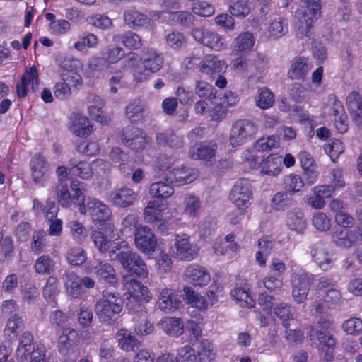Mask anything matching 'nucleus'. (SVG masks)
<instances>
[{"label": "nucleus", "mask_w": 362, "mask_h": 362, "mask_svg": "<svg viewBox=\"0 0 362 362\" xmlns=\"http://www.w3.org/2000/svg\"><path fill=\"white\" fill-rule=\"evenodd\" d=\"M71 189L74 204L79 207L80 213L85 214L89 211L93 223L98 224L100 226H103L106 224L105 232L108 233L109 235L114 233V225L110 222L112 217V211L108 206L91 197H88L86 202V197L83 192L84 188L80 187L79 182L76 184L75 182H73Z\"/></svg>", "instance_id": "nucleus-1"}, {"label": "nucleus", "mask_w": 362, "mask_h": 362, "mask_svg": "<svg viewBox=\"0 0 362 362\" xmlns=\"http://www.w3.org/2000/svg\"><path fill=\"white\" fill-rule=\"evenodd\" d=\"M126 286L129 291V296L127 297V309L136 315L134 317V319L136 317H146L147 309L142 304L141 298L146 297L148 288L134 279L128 281Z\"/></svg>", "instance_id": "nucleus-2"}, {"label": "nucleus", "mask_w": 362, "mask_h": 362, "mask_svg": "<svg viewBox=\"0 0 362 362\" xmlns=\"http://www.w3.org/2000/svg\"><path fill=\"white\" fill-rule=\"evenodd\" d=\"M118 257V263L131 276L142 279L148 277L147 265L137 252L131 250L129 252L119 253Z\"/></svg>", "instance_id": "nucleus-3"}, {"label": "nucleus", "mask_w": 362, "mask_h": 362, "mask_svg": "<svg viewBox=\"0 0 362 362\" xmlns=\"http://www.w3.org/2000/svg\"><path fill=\"white\" fill-rule=\"evenodd\" d=\"M258 130L257 126L249 119H238L230 129L229 142L234 147L239 146L252 139Z\"/></svg>", "instance_id": "nucleus-4"}, {"label": "nucleus", "mask_w": 362, "mask_h": 362, "mask_svg": "<svg viewBox=\"0 0 362 362\" xmlns=\"http://www.w3.org/2000/svg\"><path fill=\"white\" fill-rule=\"evenodd\" d=\"M191 34L198 43L211 50L219 52L227 47L224 37L209 29L202 27L194 28L192 30Z\"/></svg>", "instance_id": "nucleus-5"}, {"label": "nucleus", "mask_w": 362, "mask_h": 362, "mask_svg": "<svg viewBox=\"0 0 362 362\" xmlns=\"http://www.w3.org/2000/svg\"><path fill=\"white\" fill-rule=\"evenodd\" d=\"M310 255L313 262L324 272L329 270L335 261L334 254L322 241H317L311 245Z\"/></svg>", "instance_id": "nucleus-6"}, {"label": "nucleus", "mask_w": 362, "mask_h": 362, "mask_svg": "<svg viewBox=\"0 0 362 362\" xmlns=\"http://www.w3.org/2000/svg\"><path fill=\"white\" fill-rule=\"evenodd\" d=\"M134 244L142 253L151 255L157 247L158 241L151 229L146 226H140L134 232Z\"/></svg>", "instance_id": "nucleus-7"}, {"label": "nucleus", "mask_w": 362, "mask_h": 362, "mask_svg": "<svg viewBox=\"0 0 362 362\" xmlns=\"http://www.w3.org/2000/svg\"><path fill=\"white\" fill-rule=\"evenodd\" d=\"M252 196L249 181L247 179H240L233 186L229 195V199L239 209H243L250 204Z\"/></svg>", "instance_id": "nucleus-8"}, {"label": "nucleus", "mask_w": 362, "mask_h": 362, "mask_svg": "<svg viewBox=\"0 0 362 362\" xmlns=\"http://www.w3.org/2000/svg\"><path fill=\"white\" fill-rule=\"evenodd\" d=\"M79 341L80 336L74 329L71 327L64 328L58 339V351L63 356H69L75 351Z\"/></svg>", "instance_id": "nucleus-9"}, {"label": "nucleus", "mask_w": 362, "mask_h": 362, "mask_svg": "<svg viewBox=\"0 0 362 362\" xmlns=\"http://www.w3.org/2000/svg\"><path fill=\"white\" fill-rule=\"evenodd\" d=\"M217 144L214 141H204L194 144L190 148L189 153L193 160H203L206 163L212 162L214 160Z\"/></svg>", "instance_id": "nucleus-10"}, {"label": "nucleus", "mask_w": 362, "mask_h": 362, "mask_svg": "<svg viewBox=\"0 0 362 362\" xmlns=\"http://www.w3.org/2000/svg\"><path fill=\"white\" fill-rule=\"evenodd\" d=\"M138 198V193L129 187H122L110 192L108 200L113 205L127 208L132 206Z\"/></svg>", "instance_id": "nucleus-11"}, {"label": "nucleus", "mask_w": 362, "mask_h": 362, "mask_svg": "<svg viewBox=\"0 0 362 362\" xmlns=\"http://www.w3.org/2000/svg\"><path fill=\"white\" fill-rule=\"evenodd\" d=\"M176 257L184 261H191L197 255V249L189 241L187 234L177 235L175 238Z\"/></svg>", "instance_id": "nucleus-12"}, {"label": "nucleus", "mask_w": 362, "mask_h": 362, "mask_svg": "<svg viewBox=\"0 0 362 362\" xmlns=\"http://www.w3.org/2000/svg\"><path fill=\"white\" fill-rule=\"evenodd\" d=\"M332 240L338 247H350L356 242L362 240V228H358L351 231L347 229L336 231L332 235Z\"/></svg>", "instance_id": "nucleus-13"}, {"label": "nucleus", "mask_w": 362, "mask_h": 362, "mask_svg": "<svg viewBox=\"0 0 362 362\" xmlns=\"http://www.w3.org/2000/svg\"><path fill=\"white\" fill-rule=\"evenodd\" d=\"M28 85H31L33 90L38 85L37 70L35 66L28 69L17 83L16 93L18 98H23L27 95Z\"/></svg>", "instance_id": "nucleus-14"}, {"label": "nucleus", "mask_w": 362, "mask_h": 362, "mask_svg": "<svg viewBox=\"0 0 362 362\" xmlns=\"http://www.w3.org/2000/svg\"><path fill=\"white\" fill-rule=\"evenodd\" d=\"M94 273L100 281L109 286H115L117 283V273L107 261L99 260L93 267Z\"/></svg>", "instance_id": "nucleus-15"}, {"label": "nucleus", "mask_w": 362, "mask_h": 362, "mask_svg": "<svg viewBox=\"0 0 362 362\" xmlns=\"http://www.w3.org/2000/svg\"><path fill=\"white\" fill-rule=\"evenodd\" d=\"M180 303V300L171 290L164 288L158 296L156 306L163 313H170L177 310Z\"/></svg>", "instance_id": "nucleus-16"}, {"label": "nucleus", "mask_w": 362, "mask_h": 362, "mask_svg": "<svg viewBox=\"0 0 362 362\" xmlns=\"http://www.w3.org/2000/svg\"><path fill=\"white\" fill-rule=\"evenodd\" d=\"M226 69L224 62L214 54L205 55L199 64V71L210 76L219 75L223 73Z\"/></svg>", "instance_id": "nucleus-17"}, {"label": "nucleus", "mask_w": 362, "mask_h": 362, "mask_svg": "<svg viewBox=\"0 0 362 362\" xmlns=\"http://www.w3.org/2000/svg\"><path fill=\"white\" fill-rule=\"evenodd\" d=\"M346 106L350 116L357 126L362 124V98L358 92L352 91L346 97Z\"/></svg>", "instance_id": "nucleus-18"}, {"label": "nucleus", "mask_w": 362, "mask_h": 362, "mask_svg": "<svg viewBox=\"0 0 362 362\" xmlns=\"http://www.w3.org/2000/svg\"><path fill=\"white\" fill-rule=\"evenodd\" d=\"M32 176L35 183L45 182L49 173V165L44 156L35 155L30 161Z\"/></svg>", "instance_id": "nucleus-19"}, {"label": "nucleus", "mask_w": 362, "mask_h": 362, "mask_svg": "<svg viewBox=\"0 0 362 362\" xmlns=\"http://www.w3.org/2000/svg\"><path fill=\"white\" fill-rule=\"evenodd\" d=\"M292 296L294 300L298 304L303 303L309 291L310 279L307 275H297L292 280Z\"/></svg>", "instance_id": "nucleus-20"}, {"label": "nucleus", "mask_w": 362, "mask_h": 362, "mask_svg": "<svg viewBox=\"0 0 362 362\" xmlns=\"http://www.w3.org/2000/svg\"><path fill=\"white\" fill-rule=\"evenodd\" d=\"M286 226L291 230L303 233L307 228V220L302 210L293 209L287 213Z\"/></svg>", "instance_id": "nucleus-21"}, {"label": "nucleus", "mask_w": 362, "mask_h": 362, "mask_svg": "<svg viewBox=\"0 0 362 362\" xmlns=\"http://www.w3.org/2000/svg\"><path fill=\"white\" fill-rule=\"evenodd\" d=\"M308 60L303 57L294 58L288 71V77L291 80H303L310 69Z\"/></svg>", "instance_id": "nucleus-22"}, {"label": "nucleus", "mask_w": 362, "mask_h": 362, "mask_svg": "<svg viewBox=\"0 0 362 362\" xmlns=\"http://www.w3.org/2000/svg\"><path fill=\"white\" fill-rule=\"evenodd\" d=\"M186 276L189 282L194 286H205L210 279V275L206 272V269L199 265H191L186 269Z\"/></svg>", "instance_id": "nucleus-23"}, {"label": "nucleus", "mask_w": 362, "mask_h": 362, "mask_svg": "<svg viewBox=\"0 0 362 362\" xmlns=\"http://www.w3.org/2000/svg\"><path fill=\"white\" fill-rule=\"evenodd\" d=\"M123 308L115 305L107 303L101 300L97 301L95 305V313L102 322L111 321L117 315H119Z\"/></svg>", "instance_id": "nucleus-24"}, {"label": "nucleus", "mask_w": 362, "mask_h": 362, "mask_svg": "<svg viewBox=\"0 0 362 362\" xmlns=\"http://www.w3.org/2000/svg\"><path fill=\"white\" fill-rule=\"evenodd\" d=\"M62 279L66 292L74 298L81 294V277L72 271H65Z\"/></svg>", "instance_id": "nucleus-25"}, {"label": "nucleus", "mask_w": 362, "mask_h": 362, "mask_svg": "<svg viewBox=\"0 0 362 362\" xmlns=\"http://www.w3.org/2000/svg\"><path fill=\"white\" fill-rule=\"evenodd\" d=\"M156 140L158 145L173 149H180L184 146L183 138L173 131L158 133Z\"/></svg>", "instance_id": "nucleus-26"}, {"label": "nucleus", "mask_w": 362, "mask_h": 362, "mask_svg": "<svg viewBox=\"0 0 362 362\" xmlns=\"http://www.w3.org/2000/svg\"><path fill=\"white\" fill-rule=\"evenodd\" d=\"M195 177L196 173L194 169L182 167L173 169L170 175L166 177V180L170 183L175 182L178 185H182L192 182Z\"/></svg>", "instance_id": "nucleus-27"}, {"label": "nucleus", "mask_w": 362, "mask_h": 362, "mask_svg": "<svg viewBox=\"0 0 362 362\" xmlns=\"http://www.w3.org/2000/svg\"><path fill=\"white\" fill-rule=\"evenodd\" d=\"M71 130L78 136L86 137L91 133L92 126L87 117L81 114H74Z\"/></svg>", "instance_id": "nucleus-28"}, {"label": "nucleus", "mask_w": 362, "mask_h": 362, "mask_svg": "<svg viewBox=\"0 0 362 362\" xmlns=\"http://www.w3.org/2000/svg\"><path fill=\"white\" fill-rule=\"evenodd\" d=\"M123 19L124 23L132 29L148 25L151 20L146 15L134 9L125 11L123 13Z\"/></svg>", "instance_id": "nucleus-29"}, {"label": "nucleus", "mask_w": 362, "mask_h": 362, "mask_svg": "<svg viewBox=\"0 0 362 362\" xmlns=\"http://www.w3.org/2000/svg\"><path fill=\"white\" fill-rule=\"evenodd\" d=\"M182 298L187 304H189L199 310H206L207 303L205 298L199 293L195 291L192 287L189 286H184Z\"/></svg>", "instance_id": "nucleus-30"}, {"label": "nucleus", "mask_w": 362, "mask_h": 362, "mask_svg": "<svg viewBox=\"0 0 362 362\" xmlns=\"http://www.w3.org/2000/svg\"><path fill=\"white\" fill-rule=\"evenodd\" d=\"M143 65L146 70L152 73L160 69L163 64L161 55L153 49H148L141 57Z\"/></svg>", "instance_id": "nucleus-31"}, {"label": "nucleus", "mask_w": 362, "mask_h": 362, "mask_svg": "<svg viewBox=\"0 0 362 362\" xmlns=\"http://www.w3.org/2000/svg\"><path fill=\"white\" fill-rule=\"evenodd\" d=\"M255 42V37L251 33L243 32L233 42V52L236 53L247 52L252 49Z\"/></svg>", "instance_id": "nucleus-32"}, {"label": "nucleus", "mask_w": 362, "mask_h": 362, "mask_svg": "<svg viewBox=\"0 0 362 362\" xmlns=\"http://www.w3.org/2000/svg\"><path fill=\"white\" fill-rule=\"evenodd\" d=\"M69 173L77 175L82 179H88L93 175L90 163L84 161H78L73 158L69 160Z\"/></svg>", "instance_id": "nucleus-33"}, {"label": "nucleus", "mask_w": 362, "mask_h": 362, "mask_svg": "<svg viewBox=\"0 0 362 362\" xmlns=\"http://www.w3.org/2000/svg\"><path fill=\"white\" fill-rule=\"evenodd\" d=\"M168 181L160 180L151 185L149 194L156 198H168L174 193V189Z\"/></svg>", "instance_id": "nucleus-34"}, {"label": "nucleus", "mask_w": 362, "mask_h": 362, "mask_svg": "<svg viewBox=\"0 0 362 362\" xmlns=\"http://www.w3.org/2000/svg\"><path fill=\"white\" fill-rule=\"evenodd\" d=\"M281 158L277 155L270 154L261 163L260 173L263 175L276 176L281 171Z\"/></svg>", "instance_id": "nucleus-35"}, {"label": "nucleus", "mask_w": 362, "mask_h": 362, "mask_svg": "<svg viewBox=\"0 0 362 362\" xmlns=\"http://www.w3.org/2000/svg\"><path fill=\"white\" fill-rule=\"evenodd\" d=\"M163 330L168 335L178 337L183 333L184 325L181 319L167 317L161 322Z\"/></svg>", "instance_id": "nucleus-36"}, {"label": "nucleus", "mask_w": 362, "mask_h": 362, "mask_svg": "<svg viewBox=\"0 0 362 362\" xmlns=\"http://www.w3.org/2000/svg\"><path fill=\"white\" fill-rule=\"evenodd\" d=\"M55 262L49 255L39 257L34 264L35 272L40 275H51L54 272Z\"/></svg>", "instance_id": "nucleus-37"}, {"label": "nucleus", "mask_w": 362, "mask_h": 362, "mask_svg": "<svg viewBox=\"0 0 362 362\" xmlns=\"http://www.w3.org/2000/svg\"><path fill=\"white\" fill-rule=\"evenodd\" d=\"M198 362H211L215 358L214 344L208 340H202L197 350Z\"/></svg>", "instance_id": "nucleus-38"}, {"label": "nucleus", "mask_w": 362, "mask_h": 362, "mask_svg": "<svg viewBox=\"0 0 362 362\" xmlns=\"http://www.w3.org/2000/svg\"><path fill=\"white\" fill-rule=\"evenodd\" d=\"M293 194L286 191L276 192L272 199V207L275 210H285L293 204Z\"/></svg>", "instance_id": "nucleus-39"}, {"label": "nucleus", "mask_w": 362, "mask_h": 362, "mask_svg": "<svg viewBox=\"0 0 362 362\" xmlns=\"http://www.w3.org/2000/svg\"><path fill=\"white\" fill-rule=\"evenodd\" d=\"M170 20L174 23L186 28L194 24L195 16L189 11H177L170 13Z\"/></svg>", "instance_id": "nucleus-40"}, {"label": "nucleus", "mask_w": 362, "mask_h": 362, "mask_svg": "<svg viewBox=\"0 0 362 362\" xmlns=\"http://www.w3.org/2000/svg\"><path fill=\"white\" fill-rule=\"evenodd\" d=\"M144 108V103L140 99H134L127 106L126 115L132 122H137L142 117Z\"/></svg>", "instance_id": "nucleus-41"}, {"label": "nucleus", "mask_w": 362, "mask_h": 362, "mask_svg": "<svg viewBox=\"0 0 362 362\" xmlns=\"http://www.w3.org/2000/svg\"><path fill=\"white\" fill-rule=\"evenodd\" d=\"M230 296L242 307L252 308L255 305V301L248 292L241 287L233 289Z\"/></svg>", "instance_id": "nucleus-42"}, {"label": "nucleus", "mask_w": 362, "mask_h": 362, "mask_svg": "<svg viewBox=\"0 0 362 362\" xmlns=\"http://www.w3.org/2000/svg\"><path fill=\"white\" fill-rule=\"evenodd\" d=\"M274 315L281 320L284 327H288L289 321L293 319V313L291 307L286 303H280L274 308Z\"/></svg>", "instance_id": "nucleus-43"}, {"label": "nucleus", "mask_w": 362, "mask_h": 362, "mask_svg": "<svg viewBox=\"0 0 362 362\" xmlns=\"http://www.w3.org/2000/svg\"><path fill=\"white\" fill-rule=\"evenodd\" d=\"M95 105H90L88 107V112L90 117L97 120L101 124H106L108 122V119L106 116L103 115L102 107L105 105V102L100 96H95Z\"/></svg>", "instance_id": "nucleus-44"}, {"label": "nucleus", "mask_w": 362, "mask_h": 362, "mask_svg": "<svg viewBox=\"0 0 362 362\" xmlns=\"http://www.w3.org/2000/svg\"><path fill=\"white\" fill-rule=\"evenodd\" d=\"M33 336L30 332H25L20 338L19 346L17 349V355L21 359H25L27 357V352L30 351L33 346Z\"/></svg>", "instance_id": "nucleus-45"}, {"label": "nucleus", "mask_w": 362, "mask_h": 362, "mask_svg": "<svg viewBox=\"0 0 362 362\" xmlns=\"http://www.w3.org/2000/svg\"><path fill=\"white\" fill-rule=\"evenodd\" d=\"M284 182L286 190L293 195L300 192L305 185L301 177L296 174H290L286 176Z\"/></svg>", "instance_id": "nucleus-46"}, {"label": "nucleus", "mask_w": 362, "mask_h": 362, "mask_svg": "<svg viewBox=\"0 0 362 362\" xmlns=\"http://www.w3.org/2000/svg\"><path fill=\"white\" fill-rule=\"evenodd\" d=\"M120 40L128 49H138L142 46V40L141 37L132 31H127L120 36Z\"/></svg>", "instance_id": "nucleus-47"}, {"label": "nucleus", "mask_w": 362, "mask_h": 362, "mask_svg": "<svg viewBox=\"0 0 362 362\" xmlns=\"http://www.w3.org/2000/svg\"><path fill=\"white\" fill-rule=\"evenodd\" d=\"M66 258L70 264L80 266L86 262V254L83 248L72 247L68 250Z\"/></svg>", "instance_id": "nucleus-48"}, {"label": "nucleus", "mask_w": 362, "mask_h": 362, "mask_svg": "<svg viewBox=\"0 0 362 362\" xmlns=\"http://www.w3.org/2000/svg\"><path fill=\"white\" fill-rule=\"evenodd\" d=\"M274 103V97L272 92L267 88H262L258 90L256 99L257 105L262 109L270 107Z\"/></svg>", "instance_id": "nucleus-49"}, {"label": "nucleus", "mask_w": 362, "mask_h": 362, "mask_svg": "<svg viewBox=\"0 0 362 362\" xmlns=\"http://www.w3.org/2000/svg\"><path fill=\"white\" fill-rule=\"evenodd\" d=\"M57 194V201L62 207H69L74 202L73 195L71 196L67 185L66 183H59L56 187Z\"/></svg>", "instance_id": "nucleus-50"}, {"label": "nucleus", "mask_w": 362, "mask_h": 362, "mask_svg": "<svg viewBox=\"0 0 362 362\" xmlns=\"http://www.w3.org/2000/svg\"><path fill=\"white\" fill-rule=\"evenodd\" d=\"M68 320L69 317L59 310L51 312L49 317L50 325L55 330L66 328L64 326Z\"/></svg>", "instance_id": "nucleus-51"}, {"label": "nucleus", "mask_w": 362, "mask_h": 362, "mask_svg": "<svg viewBox=\"0 0 362 362\" xmlns=\"http://www.w3.org/2000/svg\"><path fill=\"white\" fill-rule=\"evenodd\" d=\"M23 325V319L18 314L14 313L7 320L6 327L4 330V336L7 338H12L16 330Z\"/></svg>", "instance_id": "nucleus-52"}, {"label": "nucleus", "mask_w": 362, "mask_h": 362, "mask_svg": "<svg viewBox=\"0 0 362 362\" xmlns=\"http://www.w3.org/2000/svg\"><path fill=\"white\" fill-rule=\"evenodd\" d=\"M90 238L94 243L95 246L101 252L104 253L109 250L110 247V241L107 239L106 236L99 230H93Z\"/></svg>", "instance_id": "nucleus-53"}, {"label": "nucleus", "mask_w": 362, "mask_h": 362, "mask_svg": "<svg viewBox=\"0 0 362 362\" xmlns=\"http://www.w3.org/2000/svg\"><path fill=\"white\" fill-rule=\"evenodd\" d=\"M214 87L204 81H197L195 86V93L200 98L212 100L216 98Z\"/></svg>", "instance_id": "nucleus-54"}, {"label": "nucleus", "mask_w": 362, "mask_h": 362, "mask_svg": "<svg viewBox=\"0 0 362 362\" xmlns=\"http://www.w3.org/2000/svg\"><path fill=\"white\" fill-rule=\"evenodd\" d=\"M166 43L173 49H179L186 44L185 38L182 33L173 31L165 37Z\"/></svg>", "instance_id": "nucleus-55"}, {"label": "nucleus", "mask_w": 362, "mask_h": 362, "mask_svg": "<svg viewBox=\"0 0 362 362\" xmlns=\"http://www.w3.org/2000/svg\"><path fill=\"white\" fill-rule=\"evenodd\" d=\"M325 151L329 156L332 160L335 162L339 155L344 152V147L339 140L334 139L331 143L325 146Z\"/></svg>", "instance_id": "nucleus-56"}, {"label": "nucleus", "mask_w": 362, "mask_h": 362, "mask_svg": "<svg viewBox=\"0 0 362 362\" xmlns=\"http://www.w3.org/2000/svg\"><path fill=\"white\" fill-rule=\"evenodd\" d=\"M192 11L194 14L209 17L214 13L215 8L212 4L203 1L194 4Z\"/></svg>", "instance_id": "nucleus-57"}, {"label": "nucleus", "mask_w": 362, "mask_h": 362, "mask_svg": "<svg viewBox=\"0 0 362 362\" xmlns=\"http://www.w3.org/2000/svg\"><path fill=\"white\" fill-rule=\"evenodd\" d=\"M175 361L176 362H195L197 356L194 349L189 345L179 349Z\"/></svg>", "instance_id": "nucleus-58"}, {"label": "nucleus", "mask_w": 362, "mask_h": 362, "mask_svg": "<svg viewBox=\"0 0 362 362\" xmlns=\"http://www.w3.org/2000/svg\"><path fill=\"white\" fill-rule=\"evenodd\" d=\"M139 218L133 214L127 215L122 221V231L123 233H129L136 231L139 228Z\"/></svg>", "instance_id": "nucleus-59"}, {"label": "nucleus", "mask_w": 362, "mask_h": 362, "mask_svg": "<svg viewBox=\"0 0 362 362\" xmlns=\"http://www.w3.org/2000/svg\"><path fill=\"white\" fill-rule=\"evenodd\" d=\"M250 8L245 1L240 0L234 2L230 6V12L233 16L243 18L250 13Z\"/></svg>", "instance_id": "nucleus-60"}, {"label": "nucleus", "mask_w": 362, "mask_h": 362, "mask_svg": "<svg viewBox=\"0 0 362 362\" xmlns=\"http://www.w3.org/2000/svg\"><path fill=\"white\" fill-rule=\"evenodd\" d=\"M342 329L348 334H358L362 331V320L357 317H351L342 324Z\"/></svg>", "instance_id": "nucleus-61"}, {"label": "nucleus", "mask_w": 362, "mask_h": 362, "mask_svg": "<svg viewBox=\"0 0 362 362\" xmlns=\"http://www.w3.org/2000/svg\"><path fill=\"white\" fill-rule=\"evenodd\" d=\"M270 33L272 35L275 37H280L282 35H284L287 30V21L283 18H279L277 19H274L270 23Z\"/></svg>", "instance_id": "nucleus-62"}, {"label": "nucleus", "mask_w": 362, "mask_h": 362, "mask_svg": "<svg viewBox=\"0 0 362 362\" xmlns=\"http://www.w3.org/2000/svg\"><path fill=\"white\" fill-rule=\"evenodd\" d=\"M58 279L54 276H49L43 288V296L45 298L52 299L59 293L57 286Z\"/></svg>", "instance_id": "nucleus-63"}, {"label": "nucleus", "mask_w": 362, "mask_h": 362, "mask_svg": "<svg viewBox=\"0 0 362 362\" xmlns=\"http://www.w3.org/2000/svg\"><path fill=\"white\" fill-rule=\"evenodd\" d=\"M313 224L320 231H327L331 227L330 220L322 212H319L313 217Z\"/></svg>", "instance_id": "nucleus-64"}]
</instances>
